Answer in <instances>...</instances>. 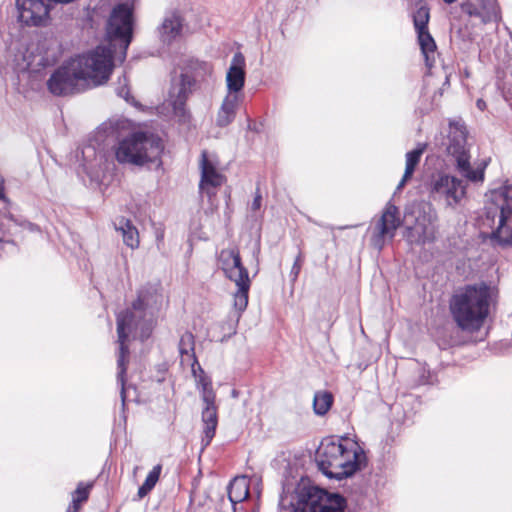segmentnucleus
I'll return each mask as SVG.
<instances>
[{
  "label": "nucleus",
  "mask_w": 512,
  "mask_h": 512,
  "mask_svg": "<svg viewBox=\"0 0 512 512\" xmlns=\"http://www.w3.org/2000/svg\"><path fill=\"white\" fill-rule=\"evenodd\" d=\"M164 301L163 294L155 285L143 286L137 294V299L130 309L117 315V336L119 352L117 357V382L121 387L120 396L122 405L125 406L126 396V371L129 360V349L126 341L130 333H139V337L147 339L154 327L155 315L159 312Z\"/></svg>",
  "instance_id": "1"
},
{
  "label": "nucleus",
  "mask_w": 512,
  "mask_h": 512,
  "mask_svg": "<svg viewBox=\"0 0 512 512\" xmlns=\"http://www.w3.org/2000/svg\"><path fill=\"white\" fill-rule=\"evenodd\" d=\"M113 67V51L109 47L98 46L59 67L50 76L47 86L56 96L84 91L106 83Z\"/></svg>",
  "instance_id": "2"
},
{
  "label": "nucleus",
  "mask_w": 512,
  "mask_h": 512,
  "mask_svg": "<svg viewBox=\"0 0 512 512\" xmlns=\"http://www.w3.org/2000/svg\"><path fill=\"white\" fill-rule=\"evenodd\" d=\"M316 461L324 475L342 480L365 466L366 456L359 444L349 437L328 438L321 442Z\"/></svg>",
  "instance_id": "3"
},
{
  "label": "nucleus",
  "mask_w": 512,
  "mask_h": 512,
  "mask_svg": "<svg viewBox=\"0 0 512 512\" xmlns=\"http://www.w3.org/2000/svg\"><path fill=\"white\" fill-rule=\"evenodd\" d=\"M494 302L493 290L485 283L466 285L450 300V312L463 331H479L490 314Z\"/></svg>",
  "instance_id": "4"
},
{
  "label": "nucleus",
  "mask_w": 512,
  "mask_h": 512,
  "mask_svg": "<svg viewBox=\"0 0 512 512\" xmlns=\"http://www.w3.org/2000/svg\"><path fill=\"white\" fill-rule=\"evenodd\" d=\"M164 149L162 140L144 132L131 133L121 139L115 146V157L120 164L132 166L161 165Z\"/></svg>",
  "instance_id": "5"
},
{
  "label": "nucleus",
  "mask_w": 512,
  "mask_h": 512,
  "mask_svg": "<svg viewBox=\"0 0 512 512\" xmlns=\"http://www.w3.org/2000/svg\"><path fill=\"white\" fill-rule=\"evenodd\" d=\"M467 135L466 125L461 117L448 119L447 152L454 159L457 172L467 181L483 182L487 162L483 161L475 169L471 166Z\"/></svg>",
  "instance_id": "6"
},
{
  "label": "nucleus",
  "mask_w": 512,
  "mask_h": 512,
  "mask_svg": "<svg viewBox=\"0 0 512 512\" xmlns=\"http://www.w3.org/2000/svg\"><path fill=\"white\" fill-rule=\"evenodd\" d=\"M218 262L225 276L233 281L237 287L233 294V306L238 312V316H240L248 305V294L251 286L248 270L242 264L239 250L236 248L221 250Z\"/></svg>",
  "instance_id": "7"
},
{
  "label": "nucleus",
  "mask_w": 512,
  "mask_h": 512,
  "mask_svg": "<svg viewBox=\"0 0 512 512\" xmlns=\"http://www.w3.org/2000/svg\"><path fill=\"white\" fill-rule=\"evenodd\" d=\"M345 500L338 494H328L316 486H304L298 492L295 512H344Z\"/></svg>",
  "instance_id": "8"
},
{
  "label": "nucleus",
  "mask_w": 512,
  "mask_h": 512,
  "mask_svg": "<svg viewBox=\"0 0 512 512\" xmlns=\"http://www.w3.org/2000/svg\"><path fill=\"white\" fill-rule=\"evenodd\" d=\"M190 69L195 73V76L182 73L178 78L172 80L169 100L176 114H184L185 103L193 91L196 77L203 78L206 75H210L213 71L211 64L198 60L191 61Z\"/></svg>",
  "instance_id": "9"
},
{
  "label": "nucleus",
  "mask_w": 512,
  "mask_h": 512,
  "mask_svg": "<svg viewBox=\"0 0 512 512\" xmlns=\"http://www.w3.org/2000/svg\"><path fill=\"white\" fill-rule=\"evenodd\" d=\"M504 201L500 206L499 214L498 208H487L486 218L494 222L495 217L498 215V226L492 232L491 239L494 243L500 246L512 245V184L505 186Z\"/></svg>",
  "instance_id": "10"
},
{
  "label": "nucleus",
  "mask_w": 512,
  "mask_h": 512,
  "mask_svg": "<svg viewBox=\"0 0 512 512\" xmlns=\"http://www.w3.org/2000/svg\"><path fill=\"white\" fill-rule=\"evenodd\" d=\"M466 183L456 176L441 174L431 183L430 195L435 201L455 208L466 196Z\"/></svg>",
  "instance_id": "11"
},
{
  "label": "nucleus",
  "mask_w": 512,
  "mask_h": 512,
  "mask_svg": "<svg viewBox=\"0 0 512 512\" xmlns=\"http://www.w3.org/2000/svg\"><path fill=\"white\" fill-rule=\"evenodd\" d=\"M126 0L114 7L107 24V35L110 40H120L126 49L132 38V15L134 2Z\"/></svg>",
  "instance_id": "12"
},
{
  "label": "nucleus",
  "mask_w": 512,
  "mask_h": 512,
  "mask_svg": "<svg viewBox=\"0 0 512 512\" xmlns=\"http://www.w3.org/2000/svg\"><path fill=\"white\" fill-rule=\"evenodd\" d=\"M430 8L427 3L418 0V45L423 55L425 66L431 72L439 57L436 42L428 31Z\"/></svg>",
  "instance_id": "13"
},
{
  "label": "nucleus",
  "mask_w": 512,
  "mask_h": 512,
  "mask_svg": "<svg viewBox=\"0 0 512 512\" xmlns=\"http://www.w3.org/2000/svg\"><path fill=\"white\" fill-rule=\"evenodd\" d=\"M397 213V207L388 203L382 215L370 227V243L377 250H381L386 242L394 237L395 231L400 225Z\"/></svg>",
  "instance_id": "14"
},
{
  "label": "nucleus",
  "mask_w": 512,
  "mask_h": 512,
  "mask_svg": "<svg viewBox=\"0 0 512 512\" xmlns=\"http://www.w3.org/2000/svg\"><path fill=\"white\" fill-rule=\"evenodd\" d=\"M51 0H16L19 20L28 26L45 24L50 11Z\"/></svg>",
  "instance_id": "15"
},
{
  "label": "nucleus",
  "mask_w": 512,
  "mask_h": 512,
  "mask_svg": "<svg viewBox=\"0 0 512 512\" xmlns=\"http://www.w3.org/2000/svg\"><path fill=\"white\" fill-rule=\"evenodd\" d=\"M200 168V191L206 194L208 198H211L216 194V189L224 183L225 177L219 173L216 167L209 161L205 151L201 154Z\"/></svg>",
  "instance_id": "16"
},
{
  "label": "nucleus",
  "mask_w": 512,
  "mask_h": 512,
  "mask_svg": "<svg viewBox=\"0 0 512 512\" xmlns=\"http://www.w3.org/2000/svg\"><path fill=\"white\" fill-rule=\"evenodd\" d=\"M437 214L428 203H418V243L432 242L437 232Z\"/></svg>",
  "instance_id": "17"
},
{
  "label": "nucleus",
  "mask_w": 512,
  "mask_h": 512,
  "mask_svg": "<svg viewBox=\"0 0 512 512\" xmlns=\"http://www.w3.org/2000/svg\"><path fill=\"white\" fill-rule=\"evenodd\" d=\"M245 58L242 53L234 54L226 74L227 95L240 96L245 85Z\"/></svg>",
  "instance_id": "18"
},
{
  "label": "nucleus",
  "mask_w": 512,
  "mask_h": 512,
  "mask_svg": "<svg viewBox=\"0 0 512 512\" xmlns=\"http://www.w3.org/2000/svg\"><path fill=\"white\" fill-rule=\"evenodd\" d=\"M201 400L203 403L201 419L204 433L202 444L206 447L215 436L218 425V407L216 405V396H206L205 398H201Z\"/></svg>",
  "instance_id": "19"
},
{
  "label": "nucleus",
  "mask_w": 512,
  "mask_h": 512,
  "mask_svg": "<svg viewBox=\"0 0 512 512\" xmlns=\"http://www.w3.org/2000/svg\"><path fill=\"white\" fill-rule=\"evenodd\" d=\"M466 9L467 14L479 18L483 23H496L501 18L496 0H470Z\"/></svg>",
  "instance_id": "20"
},
{
  "label": "nucleus",
  "mask_w": 512,
  "mask_h": 512,
  "mask_svg": "<svg viewBox=\"0 0 512 512\" xmlns=\"http://www.w3.org/2000/svg\"><path fill=\"white\" fill-rule=\"evenodd\" d=\"M181 30L182 18L180 14L175 11L168 13L158 28L160 38L164 43H170L178 37Z\"/></svg>",
  "instance_id": "21"
},
{
  "label": "nucleus",
  "mask_w": 512,
  "mask_h": 512,
  "mask_svg": "<svg viewBox=\"0 0 512 512\" xmlns=\"http://www.w3.org/2000/svg\"><path fill=\"white\" fill-rule=\"evenodd\" d=\"M241 101L240 96L226 95L218 110L216 117V125L219 127H226L233 122L238 105Z\"/></svg>",
  "instance_id": "22"
},
{
  "label": "nucleus",
  "mask_w": 512,
  "mask_h": 512,
  "mask_svg": "<svg viewBox=\"0 0 512 512\" xmlns=\"http://www.w3.org/2000/svg\"><path fill=\"white\" fill-rule=\"evenodd\" d=\"M116 231L120 232L125 245L131 249H136L139 246V233L133 223L124 217H120L114 223Z\"/></svg>",
  "instance_id": "23"
},
{
  "label": "nucleus",
  "mask_w": 512,
  "mask_h": 512,
  "mask_svg": "<svg viewBox=\"0 0 512 512\" xmlns=\"http://www.w3.org/2000/svg\"><path fill=\"white\" fill-rule=\"evenodd\" d=\"M249 496V483L245 476L235 477L229 484L228 497L233 503L244 501Z\"/></svg>",
  "instance_id": "24"
},
{
  "label": "nucleus",
  "mask_w": 512,
  "mask_h": 512,
  "mask_svg": "<svg viewBox=\"0 0 512 512\" xmlns=\"http://www.w3.org/2000/svg\"><path fill=\"white\" fill-rule=\"evenodd\" d=\"M192 374L195 378L197 388L200 390L201 398L216 396L211 379L205 374L199 363L192 361Z\"/></svg>",
  "instance_id": "25"
},
{
  "label": "nucleus",
  "mask_w": 512,
  "mask_h": 512,
  "mask_svg": "<svg viewBox=\"0 0 512 512\" xmlns=\"http://www.w3.org/2000/svg\"><path fill=\"white\" fill-rule=\"evenodd\" d=\"M194 335L191 332H185L179 341V352L182 357V361L192 360L197 363V359L194 353Z\"/></svg>",
  "instance_id": "26"
},
{
  "label": "nucleus",
  "mask_w": 512,
  "mask_h": 512,
  "mask_svg": "<svg viewBox=\"0 0 512 512\" xmlns=\"http://www.w3.org/2000/svg\"><path fill=\"white\" fill-rule=\"evenodd\" d=\"M333 395L328 391H318L314 395L313 408L317 415H325L331 408Z\"/></svg>",
  "instance_id": "27"
},
{
  "label": "nucleus",
  "mask_w": 512,
  "mask_h": 512,
  "mask_svg": "<svg viewBox=\"0 0 512 512\" xmlns=\"http://www.w3.org/2000/svg\"><path fill=\"white\" fill-rule=\"evenodd\" d=\"M162 466L157 464L148 473L144 483L138 489L139 498L145 497L156 485L161 474Z\"/></svg>",
  "instance_id": "28"
},
{
  "label": "nucleus",
  "mask_w": 512,
  "mask_h": 512,
  "mask_svg": "<svg viewBox=\"0 0 512 512\" xmlns=\"http://www.w3.org/2000/svg\"><path fill=\"white\" fill-rule=\"evenodd\" d=\"M116 93L119 97L123 98L126 102L136 105V101L133 96L130 94L128 79L125 75L118 79L116 86Z\"/></svg>",
  "instance_id": "29"
},
{
  "label": "nucleus",
  "mask_w": 512,
  "mask_h": 512,
  "mask_svg": "<svg viewBox=\"0 0 512 512\" xmlns=\"http://www.w3.org/2000/svg\"><path fill=\"white\" fill-rule=\"evenodd\" d=\"M416 167V149H413L407 153V162L404 176L400 183L397 186V191H399L405 184L406 180L411 177Z\"/></svg>",
  "instance_id": "30"
},
{
  "label": "nucleus",
  "mask_w": 512,
  "mask_h": 512,
  "mask_svg": "<svg viewBox=\"0 0 512 512\" xmlns=\"http://www.w3.org/2000/svg\"><path fill=\"white\" fill-rule=\"evenodd\" d=\"M436 381V375L427 368L426 364L418 367V385L434 384Z\"/></svg>",
  "instance_id": "31"
},
{
  "label": "nucleus",
  "mask_w": 512,
  "mask_h": 512,
  "mask_svg": "<svg viewBox=\"0 0 512 512\" xmlns=\"http://www.w3.org/2000/svg\"><path fill=\"white\" fill-rule=\"evenodd\" d=\"M91 486V484L84 486L83 483H79L73 495L76 501L85 502L88 499Z\"/></svg>",
  "instance_id": "32"
},
{
  "label": "nucleus",
  "mask_w": 512,
  "mask_h": 512,
  "mask_svg": "<svg viewBox=\"0 0 512 512\" xmlns=\"http://www.w3.org/2000/svg\"><path fill=\"white\" fill-rule=\"evenodd\" d=\"M303 261H304L303 254L301 252H299L298 255L296 256V259L293 263V266H292L291 272H290V275L292 276L293 280H296V278L298 277L301 267H302V264H303Z\"/></svg>",
  "instance_id": "33"
},
{
  "label": "nucleus",
  "mask_w": 512,
  "mask_h": 512,
  "mask_svg": "<svg viewBox=\"0 0 512 512\" xmlns=\"http://www.w3.org/2000/svg\"><path fill=\"white\" fill-rule=\"evenodd\" d=\"M261 201H262V197H261L259 191H257V193L254 197V200L252 202L251 209L254 211L258 210L261 207Z\"/></svg>",
  "instance_id": "34"
},
{
  "label": "nucleus",
  "mask_w": 512,
  "mask_h": 512,
  "mask_svg": "<svg viewBox=\"0 0 512 512\" xmlns=\"http://www.w3.org/2000/svg\"><path fill=\"white\" fill-rule=\"evenodd\" d=\"M81 503L82 502L76 501L75 497H73L72 504L68 506L67 512H78Z\"/></svg>",
  "instance_id": "35"
},
{
  "label": "nucleus",
  "mask_w": 512,
  "mask_h": 512,
  "mask_svg": "<svg viewBox=\"0 0 512 512\" xmlns=\"http://www.w3.org/2000/svg\"><path fill=\"white\" fill-rule=\"evenodd\" d=\"M0 199L4 202L7 201L4 193V179L0 176Z\"/></svg>",
  "instance_id": "36"
},
{
  "label": "nucleus",
  "mask_w": 512,
  "mask_h": 512,
  "mask_svg": "<svg viewBox=\"0 0 512 512\" xmlns=\"http://www.w3.org/2000/svg\"><path fill=\"white\" fill-rule=\"evenodd\" d=\"M476 106L479 110L483 111L486 108V102L483 99H478L476 101Z\"/></svg>",
  "instance_id": "37"
},
{
  "label": "nucleus",
  "mask_w": 512,
  "mask_h": 512,
  "mask_svg": "<svg viewBox=\"0 0 512 512\" xmlns=\"http://www.w3.org/2000/svg\"><path fill=\"white\" fill-rule=\"evenodd\" d=\"M411 19H412L414 27L416 28V12L411 13Z\"/></svg>",
  "instance_id": "38"
},
{
  "label": "nucleus",
  "mask_w": 512,
  "mask_h": 512,
  "mask_svg": "<svg viewBox=\"0 0 512 512\" xmlns=\"http://www.w3.org/2000/svg\"><path fill=\"white\" fill-rule=\"evenodd\" d=\"M424 148H425V147H420V145L418 144V151H417L418 158H419V157H420V155L423 153Z\"/></svg>",
  "instance_id": "39"
},
{
  "label": "nucleus",
  "mask_w": 512,
  "mask_h": 512,
  "mask_svg": "<svg viewBox=\"0 0 512 512\" xmlns=\"http://www.w3.org/2000/svg\"><path fill=\"white\" fill-rule=\"evenodd\" d=\"M357 225H354V226H342V227H339V229H348V228H352V227H356Z\"/></svg>",
  "instance_id": "40"
},
{
  "label": "nucleus",
  "mask_w": 512,
  "mask_h": 512,
  "mask_svg": "<svg viewBox=\"0 0 512 512\" xmlns=\"http://www.w3.org/2000/svg\"><path fill=\"white\" fill-rule=\"evenodd\" d=\"M446 3H453L455 2L456 0H444Z\"/></svg>",
  "instance_id": "41"
}]
</instances>
